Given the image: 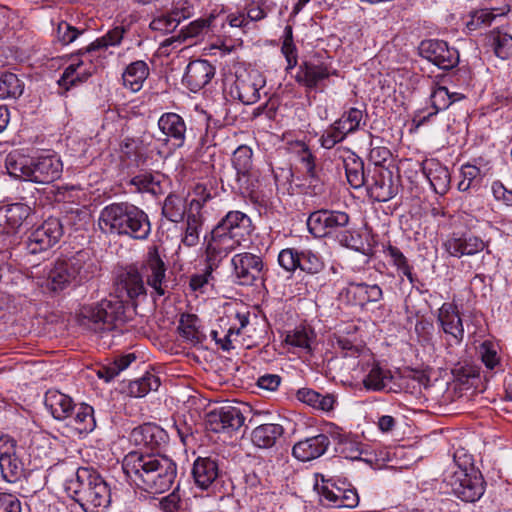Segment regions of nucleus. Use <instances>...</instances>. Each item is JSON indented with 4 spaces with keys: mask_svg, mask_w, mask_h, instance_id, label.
<instances>
[{
    "mask_svg": "<svg viewBox=\"0 0 512 512\" xmlns=\"http://www.w3.org/2000/svg\"><path fill=\"white\" fill-rule=\"evenodd\" d=\"M462 180L458 183V189L466 192L480 185L481 171L475 165L466 164L461 168Z\"/></svg>",
    "mask_w": 512,
    "mask_h": 512,
    "instance_id": "obj_52",
    "label": "nucleus"
},
{
    "mask_svg": "<svg viewBox=\"0 0 512 512\" xmlns=\"http://www.w3.org/2000/svg\"><path fill=\"white\" fill-rule=\"evenodd\" d=\"M330 445L329 437L319 434L297 442L292 449V454L300 461L306 462L322 456Z\"/></svg>",
    "mask_w": 512,
    "mask_h": 512,
    "instance_id": "obj_25",
    "label": "nucleus"
},
{
    "mask_svg": "<svg viewBox=\"0 0 512 512\" xmlns=\"http://www.w3.org/2000/svg\"><path fill=\"white\" fill-rule=\"evenodd\" d=\"M138 269L146 285L156 296L161 297L169 292L171 281L168 265L165 262V254L160 251L158 245L147 247Z\"/></svg>",
    "mask_w": 512,
    "mask_h": 512,
    "instance_id": "obj_9",
    "label": "nucleus"
},
{
    "mask_svg": "<svg viewBox=\"0 0 512 512\" xmlns=\"http://www.w3.org/2000/svg\"><path fill=\"white\" fill-rule=\"evenodd\" d=\"M458 453L454 455L453 467L446 472L444 482L451 488L452 493L464 502H475L480 499L484 493V481L481 474L470 469V460L464 462V466L458 464Z\"/></svg>",
    "mask_w": 512,
    "mask_h": 512,
    "instance_id": "obj_8",
    "label": "nucleus"
},
{
    "mask_svg": "<svg viewBox=\"0 0 512 512\" xmlns=\"http://www.w3.org/2000/svg\"><path fill=\"white\" fill-rule=\"evenodd\" d=\"M31 208L24 203H13L3 212L4 224L9 234L15 233L29 217Z\"/></svg>",
    "mask_w": 512,
    "mask_h": 512,
    "instance_id": "obj_36",
    "label": "nucleus"
},
{
    "mask_svg": "<svg viewBox=\"0 0 512 512\" xmlns=\"http://www.w3.org/2000/svg\"><path fill=\"white\" fill-rule=\"evenodd\" d=\"M150 234L151 223L148 215L139 207L131 204L116 236L144 241L149 238Z\"/></svg>",
    "mask_w": 512,
    "mask_h": 512,
    "instance_id": "obj_19",
    "label": "nucleus"
},
{
    "mask_svg": "<svg viewBox=\"0 0 512 512\" xmlns=\"http://www.w3.org/2000/svg\"><path fill=\"white\" fill-rule=\"evenodd\" d=\"M216 268H212L211 263L206 262V268L203 273L194 274L190 277L189 286L193 291H202L203 287L207 285L212 279V272Z\"/></svg>",
    "mask_w": 512,
    "mask_h": 512,
    "instance_id": "obj_61",
    "label": "nucleus"
},
{
    "mask_svg": "<svg viewBox=\"0 0 512 512\" xmlns=\"http://www.w3.org/2000/svg\"><path fill=\"white\" fill-rule=\"evenodd\" d=\"M278 264L286 272L294 273L297 269L307 275H320L325 269L321 255L311 249H282L278 254Z\"/></svg>",
    "mask_w": 512,
    "mask_h": 512,
    "instance_id": "obj_11",
    "label": "nucleus"
},
{
    "mask_svg": "<svg viewBox=\"0 0 512 512\" xmlns=\"http://www.w3.org/2000/svg\"><path fill=\"white\" fill-rule=\"evenodd\" d=\"M115 292L119 300L104 299L94 306L85 308L83 325L94 332L111 331L117 327V322L122 320L124 313V301L135 302L147 296L146 283L138 266L131 264L121 269L114 281Z\"/></svg>",
    "mask_w": 512,
    "mask_h": 512,
    "instance_id": "obj_1",
    "label": "nucleus"
},
{
    "mask_svg": "<svg viewBox=\"0 0 512 512\" xmlns=\"http://www.w3.org/2000/svg\"><path fill=\"white\" fill-rule=\"evenodd\" d=\"M314 339V333L306 327H297L293 331L287 333L285 342L293 347H297L311 352V342Z\"/></svg>",
    "mask_w": 512,
    "mask_h": 512,
    "instance_id": "obj_46",
    "label": "nucleus"
},
{
    "mask_svg": "<svg viewBox=\"0 0 512 512\" xmlns=\"http://www.w3.org/2000/svg\"><path fill=\"white\" fill-rule=\"evenodd\" d=\"M365 186L369 196L377 202H387L398 192L392 171L380 165L367 171Z\"/></svg>",
    "mask_w": 512,
    "mask_h": 512,
    "instance_id": "obj_14",
    "label": "nucleus"
},
{
    "mask_svg": "<svg viewBox=\"0 0 512 512\" xmlns=\"http://www.w3.org/2000/svg\"><path fill=\"white\" fill-rule=\"evenodd\" d=\"M346 136L344 130L334 122L323 132L319 141L323 148L332 149L336 144L342 142Z\"/></svg>",
    "mask_w": 512,
    "mask_h": 512,
    "instance_id": "obj_55",
    "label": "nucleus"
},
{
    "mask_svg": "<svg viewBox=\"0 0 512 512\" xmlns=\"http://www.w3.org/2000/svg\"><path fill=\"white\" fill-rule=\"evenodd\" d=\"M296 396L299 401L325 412L331 411L335 404V397L332 394H321L309 388L299 389Z\"/></svg>",
    "mask_w": 512,
    "mask_h": 512,
    "instance_id": "obj_35",
    "label": "nucleus"
},
{
    "mask_svg": "<svg viewBox=\"0 0 512 512\" xmlns=\"http://www.w3.org/2000/svg\"><path fill=\"white\" fill-rule=\"evenodd\" d=\"M495 54L501 59L512 57V36L505 32L497 31L493 36Z\"/></svg>",
    "mask_w": 512,
    "mask_h": 512,
    "instance_id": "obj_56",
    "label": "nucleus"
},
{
    "mask_svg": "<svg viewBox=\"0 0 512 512\" xmlns=\"http://www.w3.org/2000/svg\"><path fill=\"white\" fill-rule=\"evenodd\" d=\"M0 469L3 478L10 483L16 482L23 473L22 464L16 456L0 458Z\"/></svg>",
    "mask_w": 512,
    "mask_h": 512,
    "instance_id": "obj_49",
    "label": "nucleus"
},
{
    "mask_svg": "<svg viewBox=\"0 0 512 512\" xmlns=\"http://www.w3.org/2000/svg\"><path fill=\"white\" fill-rule=\"evenodd\" d=\"M181 20H184V18L176 16L174 12L171 11L168 14H163L153 19L150 23V28L163 33H170L178 27Z\"/></svg>",
    "mask_w": 512,
    "mask_h": 512,
    "instance_id": "obj_54",
    "label": "nucleus"
},
{
    "mask_svg": "<svg viewBox=\"0 0 512 512\" xmlns=\"http://www.w3.org/2000/svg\"><path fill=\"white\" fill-rule=\"evenodd\" d=\"M458 99L457 93H450L448 89L444 86H437L430 96L431 106L434 109V112L428 114V116H424L420 122L425 121L432 115L437 114L441 110L447 109L454 101Z\"/></svg>",
    "mask_w": 512,
    "mask_h": 512,
    "instance_id": "obj_44",
    "label": "nucleus"
},
{
    "mask_svg": "<svg viewBox=\"0 0 512 512\" xmlns=\"http://www.w3.org/2000/svg\"><path fill=\"white\" fill-rule=\"evenodd\" d=\"M195 198L190 202V209L192 211L200 212L203 205L212 198L210 191L203 184H197L194 187Z\"/></svg>",
    "mask_w": 512,
    "mask_h": 512,
    "instance_id": "obj_62",
    "label": "nucleus"
},
{
    "mask_svg": "<svg viewBox=\"0 0 512 512\" xmlns=\"http://www.w3.org/2000/svg\"><path fill=\"white\" fill-rule=\"evenodd\" d=\"M334 74L336 71L324 62L303 61L298 67L295 81L309 91H323L324 81Z\"/></svg>",
    "mask_w": 512,
    "mask_h": 512,
    "instance_id": "obj_18",
    "label": "nucleus"
},
{
    "mask_svg": "<svg viewBox=\"0 0 512 512\" xmlns=\"http://www.w3.org/2000/svg\"><path fill=\"white\" fill-rule=\"evenodd\" d=\"M252 149L247 145L239 146L232 155V164L236 171H250L254 169Z\"/></svg>",
    "mask_w": 512,
    "mask_h": 512,
    "instance_id": "obj_53",
    "label": "nucleus"
},
{
    "mask_svg": "<svg viewBox=\"0 0 512 512\" xmlns=\"http://www.w3.org/2000/svg\"><path fill=\"white\" fill-rule=\"evenodd\" d=\"M487 244L479 236L470 233H452L443 242L444 250L452 257L473 256L482 252Z\"/></svg>",
    "mask_w": 512,
    "mask_h": 512,
    "instance_id": "obj_20",
    "label": "nucleus"
},
{
    "mask_svg": "<svg viewBox=\"0 0 512 512\" xmlns=\"http://www.w3.org/2000/svg\"><path fill=\"white\" fill-rule=\"evenodd\" d=\"M363 119V111L358 108H350L348 111L337 119L335 122L339 125L344 132L348 135L356 132L360 128V123Z\"/></svg>",
    "mask_w": 512,
    "mask_h": 512,
    "instance_id": "obj_50",
    "label": "nucleus"
},
{
    "mask_svg": "<svg viewBox=\"0 0 512 512\" xmlns=\"http://www.w3.org/2000/svg\"><path fill=\"white\" fill-rule=\"evenodd\" d=\"M24 85L12 72L0 71V100L16 99L23 93Z\"/></svg>",
    "mask_w": 512,
    "mask_h": 512,
    "instance_id": "obj_39",
    "label": "nucleus"
},
{
    "mask_svg": "<svg viewBox=\"0 0 512 512\" xmlns=\"http://www.w3.org/2000/svg\"><path fill=\"white\" fill-rule=\"evenodd\" d=\"M309 232L316 238L332 237L347 248H356L357 239L350 217L344 211L320 209L310 213L307 219Z\"/></svg>",
    "mask_w": 512,
    "mask_h": 512,
    "instance_id": "obj_6",
    "label": "nucleus"
},
{
    "mask_svg": "<svg viewBox=\"0 0 512 512\" xmlns=\"http://www.w3.org/2000/svg\"><path fill=\"white\" fill-rule=\"evenodd\" d=\"M129 482L150 494L168 491L176 481V462L159 452L130 451L122 461Z\"/></svg>",
    "mask_w": 512,
    "mask_h": 512,
    "instance_id": "obj_2",
    "label": "nucleus"
},
{
    "mask_svg": "<svg viewBox=\"0 0 512 512\" xmlns=\"http://www.w3.org/2000/svg\"><path fill=\"white\" fill-rule=\"evenodd\" d=\"M299 146V159L305 170L309 187L312 188L314 194H319L322 190L323 180L320 171L316 169L315 157L307 145L301 143Z\"/></svg>",
    "mask_w": 512,
    "mask_h": 512,
    "instance_id": "obj_32",
    "label": "nucleus"
},
{
    "mask_svg": "<svg viewBox=\"0 0 512 512\" xmlns=\"http://www.w3.org/2000/svg\"><path fill=\"white\" fill-rule=\"evenodd\" d=\"M386 253L392 259L393 264L397 269L407 277L411 284H414L416 277L412 273V267L409 265L407 258L396 246L389 245Z\"/></svg>",
    "mask_w": 512,
    "mask_h": 512,
    "instance_id": "obj_51",
    "label": "nucleus"
},
{
    "mask_svg": "<svg viewBox=\"0 0 512 512\" xmlns=\"http://www.w3.org/2000/svg\"><path fill=\"white\" fill-rule=\"evenodd\" d=\"M420 55L443 70L454 68L459 62V53L443 40H425L419 46Z\"/></svg>",
    "mask_w": 512,
    "mask_h": 512,
    "instance_id": "obj_17",
    "label": "nucleus"
},
{
    "mask_svg": "<svg viewBox=\"0 0 512 512\" xmlns=\"http://www.w3.org/2000/svg\"><path fill=\"white\" fill-rule=\"evenodd\" d=\"M63 235V226L58 218L50 217L34 229L26 240L30 254H38L53 247Z\"/></svg>",
    "mask_w": 512,
    "mask_h": 512,
    "instance_id": "obj_13",
    "label": "nucleus"
},
{
    "mask_svg": "<svg viewBox=\"0 0 512 512\" xmlns=\"http://www.w3.org/2000/svg\"><path fill=\"white\" fill-rule=\"evenodd\" d=\"M293 172L290 168H281L274 174L276 188L283 194H293Z\"/></svg>",
    "mask_w": 512,
    "mask_h": 512,
    "instance_id": "obj_60",
    "label": "nucleus"
},
{
    "mask_svg": "<svg viewBox=\"0 0 512 512\" xmlns=\"http://www.w3.org/2000/svg\"><path fill=\"white\" fill-rule=\"evenodd\" d=\"M232 275L239 285L251 286L262 278V257L250 252L235 254L231 259Z\"/></svg>",
    "mask_w": 512,
    "mask_h": 512,
    "instance_id": "obj_16",
    "label": "nucleus"
},
{
    "mask_svg": "<svg viewBox=\"0 0 512 512\" xmlns=\"http://www.w3.org/2000/svg\"><path fill=\"white\" fill-rule=\"evenodd\" d=\"M215 68L207 60H194L191 61L183 77V82L190 89L196 93L204 88L214 77Z\"/></svg>",
    "mask_w": 512,
    "mask_h": 512,
    "instance_id": "obj_24",
    "label": "nucleus"
},
{
    "mask_svg": "<svg viewBox=\"0 0 512 512\" xmlns=\"http://www.w3.org/2000/svg\"><path fill=\"white\" fill-rule=\"evenodd\" d=\"M45 406L57 420H66L76 408L71 397L56 390L46 393Z\"/></svg>",
    "mask_w": 512,
    "mask_h": 512,
    "instance_id": "obj_30",
    "label": "nucleus"
},
{
    "mask_svg": "<svg viewBox=\"0 0 512 512\" xmlns=\"http://www.w3.org/2000/svg\"><path fill=\"white\" fill-rule=\"evenodd\" d=\"M186 200L177 194L170 193L162 205V215L173 223H179L186 214Z\"/></svg>",
    "mask_w": 512,
    "mask_h": 512,
    "instance_id": "obj_37",
    "label": "nucleus"
},
{
    "mask_svg": "<svg viewBox=\"0 0 512 512\" xmlns=\"http://www.w3.org/2000/svg\"><path fill=\"white\" fill-rule=\"evenodd\" d=\"M6 168L10 175L27 181L48 184L60 178L63 164L59 157L54 155L28 159L23 156L14 158L8 156Z\"/></svg>",
    "mask_w": 512,
    "mask_h": 512,
    "instance_id": "obj_7",
    "label": "nucleus"
},
{
    "mask_svg": "<svg viewBox=\"0 0 512 512\" xmlns=\"http://www.w3.org/2000/svg\"><path fill=\"white\" fill-rule=\"evenodd\" d=\"M192 477L195 485L209 494L223 498L231 493L232 484L226 481L216 458L198 457L193 463Z\"/></svg>",
    "mask_w": 512,
    "mask_h": 512,
    "instance_id": "obj_10",
    "label": "nucleus"
},
{
    "mask_svg": "<svg viewBox=\"0 0 512 512\" xmlns=\"http://www.w3.org/2000/svg\"><path fill=\"white\" fill-rule=\"evenodd\" d=\"M67 489L85 512H105L111 503L108 484L90 467H79L76 479L70 482Z\"/></svg>",
    "mask_w": 512,
    "mask_h": 512,
    "instance_id": "obj_4",
    "label": "nucleus"
},
{
    "mask_svg": "<svg viewBox=\"0 0 512 512\" xmlns=\"http://www.w3.org/2000/svg\"><path fill=\"white\" fill-rule=\"evenodd\" d=\"M130 205L129 202H114L103 207L97 222L99 230L107 236H116Z\"/></svg>",
    "mask_w": 512,
    "mask_h": 512,
    "instance_id": "obj_23",
    "label": "nucleus"
},
{
    "mask_svg": "<svg viewBox=\"0 0 512 512\" xmlns=\"http://www.w3.org/2000/svg\"><path fill=\"white\" fill-rule=\"evenodd\" d=\"M321 481L323 485L318 492L324 505L335 508H354L358 505L359 496L355 488L344 482L339 486L333 479H326L324 475H321Z\"/></svg>",
    "mask_w": 512,
    "mask_h": 512,
    "instance_id": "obj_15",
    "label": "nucleus"
},
{
    "mask_svg": "<svg viewBox=\"0 0 512 512\" xmlns=\"http://www.w3.org/2000/svg\"><path fill=\"white\" fill-rule=\"evenodd\" d=\"M422 171L435 193L444 195L450 188L451 175L446 166L436 159L423 162Z\"/></svg>",
    "mask_w": 512,
    "mask_h": 512,
    "instance_id": "obj_27",
    "label": "nucleus"
},
{
    "mask_svg": "<svg viewBox=\"0 0 512 512\" xmlns=\"http://www.w3.org/2000/svg\"><path fill=\"white\" fill-rule=\"evenodd\" d=\"M437 321L443 332L451 337L448 347L460 345L464 339V326L461 315L456 305L444 303L438 312Z\"/></svg>",
    "mask_w": 512,
    "mask_h": 512,
    "instance_id": "obj_21",
    "label": "nucleus"
},
{
    "mask_svg": "<svg viewBox=\"0 0 512 512\" xmlns=\"http://www.w3.org/2000/svg\"><path fill=\"white\" fill-rule=\"evenodd\" d=\"M159 386V378L154 374L147 372L144 376L130 381L128 385V393L130 396L141 398L146 396L150 391H156Z\"/></svg>",
    "mask_w": 512,
    "mask_h": 512,
    "instance_id": "obj_42",
    "label": "nucleus"
},
{
    "mask_svg": "<svg viewBox=\"0 0 512 512\" xmlns=\"http://www.w3.org/2000/svg\"><path fill=\"white\" fill-rule=\"evenodd\" d=\"M344 167L347 181L353 188H360L366 184L367 173L360 158L354 154L349 156L344 160Z\"/></svg>",
    "mask_w": 512,
    "mask_h": 512,
    "instance_id": "obj_40",
    "label": "nucleus"
},
{
    "mask_svg": "<svg viewBox=\"0 0 512 512\" xmlns=\"http://www.w3.org/2000/svg\"><path fill=\"white\" fill-rule=\"evenodd\" d=\"M392 379L391 372L383 369L379 364H374L363 379V386L369 391H381L386 387V382Z\"/></svg>",
    "mask_w": 512,
    "mask_h": 512,
    "instance_id": "obj_43",
    "label": "nucleus"
},
{
    "mask_svg": "<svg viewBox=\"0 0 512 512\" xmlns=\"http://www.w3.org/2000/svg\"><path fill=\"white\" fill-rule=\"evenodd\" d=\"M202 227V216L200 212L189 209L183 243L186 246H194L198 243L199 232Z\"/></svg>",
    "mask_w": 512,
    "mask_h": 512,
    "instance_id": "obj_48",
    "label": "nucleus"
},
{
    "mask_svg": "<svg viewBox=\"0 0 512 512\" xmlns=\"http://www.w3.org/2000/svg\"><path fill=\"white\" fill-rule=\"evenodd\" d=\"M167 432L160 426L152 423H145L135 427L130 433V441L136 446L145 447L151 452L161 448L168 443Z\"/></svg>",
    "mask_w": 512,
    "mask_h": 512,
    "instance_id": "obj_22",
    "label": "nucleus"
},
{
    "mask_svg": "<svg viewBox=\"0 0 512 512\" xmlns=\"http://www.w3.org/2000/svg\"><path fill=\"white\" fill-rule=\"evenodd\" d=\"M160 505L164 512H186L183 507V502L176 491H173L168 496L160 501Z\"/></svg>",
    "mask_w": 512,
    "mask_h": 512,
    "instance_id": "obj_63",
    "label": "nucleus"
},
{
    "mask_svg": "<svg viewBox=\"0 0 512 512\" xmlns=\"http://www.w3.org/2000/svg\"><path fill=\"white\" fill-rule=\"evenodd\" d=\"M205 422L207 429L231 435L244 426L245 416L240 407L226 404L209 411Z\"/></svg>",
    "mask_w": 512,
    "mask_h": 512,
    "instance_id": "obj_12",
    "label": "nucleus"
},
{
    "mask_svg": "<svg viewBox=\"0 0 512 512\" xmlns=\"http://www.w3.org/2000/svg\"><path fill=\"white\" fill-rule=\"evenodd\" d=\"M86 31V28H78L66 21H61L57 26V38L63 45H67L74 42Z\"/></svg>",
    "mask_w": 512,
    "mask_h": 512,
    "instance_id": "obj_57",
    "label": "nucleus"
},
{
    "mask_svg": "<svg viewBox=\"0 0 512 512\" xmlns=\"http://www.w3.org/2000/svg\"><path fill=\"white\" fill-rule=\"evenodd\" d=\"M284 429L280 424L265 423L255 427L251 433L252 443L263 449L273 447L282 437Z\"/></svg>",
    "mask_w": 512,
    "mask_h": 512,
    "instance_id": "obj_31",
    "label": "nucleus"
},
{
    "mask_svg": "<svg viewBox=\"0 0 512 512\" xmlns=\"http://www.w3.org/2000/svg\"><path fill=\"white\" fill-rule=\"evenodd\" d=\"M496 14L489 9H481L471 14L470 21L467 22V28L475 31L482 27H488L496 18Z\"/></svg>",
    "mask_w": 512,
    "mask_h": 512,
    "instance_id": "obj_58",
    "label": "nucleus"
},
{
    "mask_svg": "<svg viewBox=\"0 0 512 512\" xmlns=\"http://www.w3.org/2000/svg\"><path fill=\"white\" fill-rule=\"evenodd\" d=\"M215 19V16L211 15L206 19H197L191 22L188 26L181 29V35L184 39L186 38H194L199 36L205 31H208L212 21Z\"/></svg>",
    "mask_w": 512,
    "mask_h": 512,
    "instance_id": "obj_59",
    "label": "nucleus"
},
{
    "mask_svg": "<svg viewBox=\"0 0 512 512\" xmlns=\"http://www.w3.org/2000/svg\"><path fill=\"white\" fill-rule=\"evenodd\" d=\"M125 29L122 26H116L109 30L105 35L91 42L87 47L78 50V55H84L100 49H106L110 46H117L123 39Z\"/></svg>",
    "mask_w": 512,
    "mask_h": 512,
    "instance_id": "obj_38",
    "label": "nucleus"
},
{
    "mask_svg": "<svg viewBox=\"0 0 512 512\" xmlns=\"http://www.w3.org/2000/svg\"><path fill=\"white\" fill-rule=\"evenodd\" d=\"M264 80L257 73H248L236 78L235 89L238 99L246 105L256 103L260 99V89Z\"/></svg>",
    "mask_w": 512,
    "mask_h": 512,
    "instance_id": "obj_28",
    "label": "nucleus"
},
{
    "mask_svg": "<svg viewBox=\"0 0 512 512\" xmlns=\"http://www.w3.org/2000/svg\"><path fill=\"white\" fill-rule=\"evenodd\" d=\"M158 127L166 137L165 141H172L177 148L184 145L187 129L184 119L179 114L164 113L158 120Z\"/></svg>",
    "mask_w": 512,
    "mask_h": 512,
    "instance_id": "obj_26",
    "label": "nucleus"
},
{
    "mask_svg": "<svg viewBox=\"0 0 512 512\" xmlns=\"http://www.w3.org/2000/svg\"><path fill=\"white\" fill-rule=\"evenodd\" d=\"M149 76V67L146 62L137 60L130 63L122 74L123 84L132 92H138Z\"/></svg>",
    "mask_w": 512,
    "mask_h": 512,
    "instance_id": "obj_34",
    "label": "nucleus"
},
{
    "mask_svg": "<svg viewBox=\"0 0 512 512\" xmlns=\"http://www.w3.org/2000/svg\"><path fill=\"white\" fill-rule=\"evenodd\" d=\"M499 346L490 340L483 341L478 347V354L488 370L501 368V358L498 354Z\"/></svg>",
    "mask_w": 512,
    "mask_h": 512,
    "instance_id": "obj_45",
    "label": "nucleus"
},
{
    "mask_svg": "<svg viewBox=\"0 0 512 512\" xmlns=\"http://www.w3.org/2000/svg\"><path fill=\"white\" fill-rule=\"evenodd\" d=\"M161 177L162 175L160 174L141 173L134 176L130 182L140 192H149L157 195L161 192Z\"/></svg>",
    "mask_w": 512,
    "mask_h": 512,
    "instance_id": "obj_47",
    "label": "nucleus"
},
{
    "mask_svg": "<svg viewBox=\"0 0 512 512\" xmlns=\"http://www.w3.org/2000/svg\"><path fill=\"white\" fill-rule=\"evenodd\" d=\"M251 220L240 211H230L211 231L206 247V262L218 268L228 254L236 250L250 233Z\"/></svg>",
    "mask_w": 512,
    "mask_h": 512,
    "instance_id": "obj_3",
    "label": "nucleus"
},
{
    "mask_svg": "<svg viewBox=\"0 0 512 512\" xmlns=\"http://www.w3.org/2000/svg\"><path fill=\"white\" fill-rule=\"evenodd\" d=\"M345 294L350 302L361 307L368 303H376L382 300L383 291L377 284L364 282H351L345 289Z\"/></svg>",
    "mask_w": 512,
    "mask_h": 512,
    "instance_id": "obj_29",
    "label": "nucleus"
},
{
    "mask_svg": "<svg viewBox=\"0 0 512 512\" xmlns=\"http://www.w3.org/2000/svg\"><path fill=\"white\" fill-rule=\"evenodd\" d=\"M66 420H68V425L79 434L92 432L96 427L93 407L88 404L76 407L73 414H70Z\"/></svg>",
    "mask_w": 512,
    "mask_h": 512,
    "instance_id": "obj_33",
    "label": "nucleus"
},
{
    "mask_svg": "<svg viewBox=\"0 0 512 512\" xmlns=\"http://www.w3.org/2000/svg\"><path fill=\"white\" fill-rule=\"evenodd\" d=\"M94 264L88 252L78 251L68 258H59L46 271L45 286L58 292L71 285H78L90 278Z\"/></svg>",
    "mask_w": 512,
    "mask_h": 512,
    "instance_id": "obj_5",
    "label": "nucleus"
},
{
    "mask_svg": "<svg viewBox=\"0 0 512 512\" xmlns=\"http://www.w3.org/2000/svg\"><path fill=\"white\" fill-rule=\"evenodd\" d=\"M0 512H21V502L12 494L0 493Z\"/></svg>",
    "mask_w": 512,
    "mask_h": 512,
    "instance_id": "obj_64",
    "label": "nucleus"
},
{
    "mask_svg": "<svg viewBox=\"0 0 512 512\" xmlns=\"http://www.w3.org/2000/svg\"><path fill=\"white\" fill-rule=\"evenodd\" d=\"M259 173L256 169L250 171H236L234 184L232 189L239 192L243 196H252L258 188Z\"/></svg>",
    "mask_w": 512,
    "mask_h": 512,
    "instance_id": "obj_41",
    "label": "nucleus"
}]
</instances>
